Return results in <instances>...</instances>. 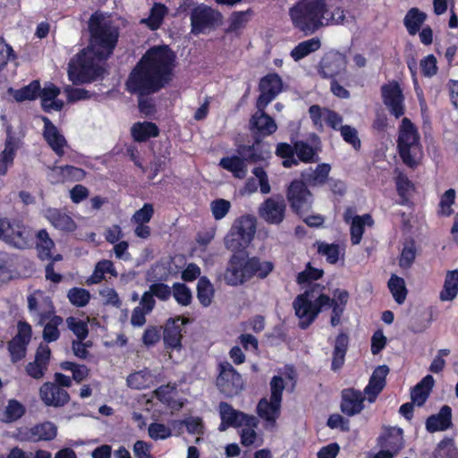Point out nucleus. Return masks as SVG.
Returning <instances> with one entry per match:
<instances>
[{
	"mask_svg": "<svg viewBox=\"0 0 458 458\" xmlns=\"http://www.w3.org/2000/svg\"><path fill=\"white\" fill-rule=\"evenodd\" d=\"M89 47L81 49L68 64V77L74 85L90 83L103 76L104 68L97 61H106L114 53L120 29L103 13H93L88 21Z\"/></svg>",
	"mask_w": 458,
	"mask_h": 458,
	"instance_id": "1",
	"label": "nucleus"
},
{
	"mask_svg": "<svg viewBox=\"0 0 458 458\" xmlns=\"http://www.w3.org/2000/svg\"><path fill=\"white\" fill-rule=\"evenodd\" d=\"M324 270L312 267L308 262L304 270L297 274L296 283L299 285L307 284L302 293L298 294L293 302L296 317L299 318L298 326L305 330L317 319L323 310L332 309L330 324L336 327L341 323V318L349 300L346 290L335 289L334 297L325 293L326 287L316 281L322 278Z\"/></svg>",
	"mask_w": 458,
	"mask_h": 458,
	"instance_id": "2",
	"label": "nucleus"
},
{
	"mask_svg": "<svg viewBox=\"0 0 458 458\" xmlns=\"http://www.w3.org/2000/svg\"><path fill=\"white\" fill-rule=\"evenodd\" d=\"M176 55L167 45L149 47L130 72L125 89L131 94L149 96L173 80Z\"/></svg>",
	"mask_w": 458,
	"mask_h": 458,
	"instance_id": "3",
	"label": "nucleus"
},
{
	"mask_svg": "<svg viewBox=\"0 0 458 458\" xmlns=\"http://www.w3.org/2000/svg\"><path fill=\"white\" fill-rule=\"evenodd\" d=\"M233 252L223 274V279L228 286L243 285L255 276L265 279L275 268L273 262L262 260L258 256L250 257L242 250Z\"/></svg>",
	"mask_w": 458,
	"mask_h": 458,
	"instance_id": "4",
	"label": "nucleus"
},
{
	"mask_svg": "<svg viewBox=\"0 0 458 458\" xmlns=\"http://www.w3.org/2000/svg\"><path fill=\"white\" fill-rule=\"evenodd\" d=\"M327 12L326 0H299L290 8L289 15L293 27L309 36L327 25Z\"/></svg>",
	"mask_w": 458,
	"mask_h": 458,
	"instance_id": "5",
	"label": "nucleus"
},
{
	"mask_svg": "<svg viewBox=\"0 0 458 458\" xmlns=\"http://www.w3.org/2000/svg\"><path fill=\"white\" fill-rule=\"evenodd\" d=\"M397 150L403 163L411 168L418 165L417 155L420 152V136L415 124L403 117L399 126Z\"/></svg>",
	"mask_w": 458,
	"mask_h": 458,
	"instance_id": "6",
	"label": "nucleus"
},
{
	"mask_svg": "<svg viewBox=\"0 0 458 458\" xmlns=\"http://www.w3.org/2000/svg\"><path fill=\"white\" fill-rule=\"evenodd\" d=\"M256 219L250 215L237 218L225 239V247L232 251L244 250L254 238Z\"/></svg>",
	"mask_w": 458,
	"mask_h": 458,
	"instance_id": "7",
	"label": "nucleus"
},
{
	"mask_svg": "<svg viewBox=\"0 0 458 458\" xmlns=\"http://www.w3.org/2000/svg\"><path fill=\"white\" fill-rule=\"evenodd\" d=\"M191 33L194 36L206 34L216 30L223 23V14L206 4H198L191 13Z\"/></svg>",
	"mask_w": 458,
	"mask_h": 458,
	"instance_id": "8",
	"label": "nucleus"
},
{
	"mask_svg": "<svg viewBox=\"0 0 458 458\" xmlns=\"http://www.w3.org/2000/svg\"><path fill=\"white\" fill-rule=\"evenodd\" d=\"M216 386L220 393L228 397L238 394L242 389V375L227 360L217 363Z\"/></svg>",
	"mask_w": 458,
	"mask_h": 458,
	"instance_id": "9",
	"label": "nucleus"
},
{
	"mask_svg": "<svg viewBox=\"0 0 458 458\" xmlns=\"http://www.w3.org/2000/svg\"><path fill=\"white\" fill-rule=\"evenodd\" d=\"M286 197L293 212L301 217L312 208L313 194L301 179L291 182L286 191Z\"/></svg>",
	"mask_w": 458,
	"mask_h": 458,
	"instance_id": "10",
	"label": "nucleus"
},
{
	"mask_svg": "<svg viewBox=\"0 0 458 458\" xmlns=\"http://www.w3.org/2000/svg\"><path fill=\"white\" fill-rule=\"evenodd\" d=\"M218 408L221 418V423L218 427L220 431H225L229 428H240L242 426L257 428L258 426V420L255 416L237 411L226 402H221Z\"/></svg>",
	"mask_w": 458,
	"mask_h": 458,
	"instance_id": "11",
	"label": "nucleus"
},
{
	"mask_svg": "<svg viewBox=\"0 0 458 458\" xmlns=\"http://www.w3.org/2000/svg\"><path fill=\"white\" fill-rule=\"evenodd\" d=\"M283 87V80L278 73L269 72L263 76L259 83L257 109L266 108L282 92Z\"/></svg>",
	"mask_w": 458,
	"mask_h": 458,
	"instance_id": "12",
	"label": "nucleus"
},
{
	"mask_svg": "<svg viewBox=\"0 0 458 458\" xmlns=\"http://www.w3.org/2000/svg\"><path fill=\"white\" fill-rule=\"evenodd\" d=\"M188 319L181 316L168 318L164 327L162 339L167 351H180L182 347V331Z\"/></svg>",
	"mask_w": 458,
	"mask_h": 458,
	"instance_id": "13",
	"label": "nucleus"
},
{
	"mask_svg": "<svg viewBox=\"0 0 458 458\" xmlns=\"http://www.w3.org/2000/svg\"><path fill=\"white\" fill-rule=\"evenodd\" d=\"M381 95L383 103L392 115L398 119L404 114V96L400 84L396 81L383 84L381 86Z\"/></svg>",
	"mask_w": 458,
	"mask_h": 458,
	"instance_id": "14",
	"label": "nucleus"
},
{
	"mask_svg": "<svg viewBox=\"0 0 458 458\" xmlns=\"http://www.w3.org/2000/svg\"><path fill=\"white\" fill-rule=\"evenodd\" d=\"M44 302L48 309L39 312L38 322L43 324L46 320H48L43 329V339L47 343H52L60 337L58 327L63 323V318L55 314V307L49 297L45 298Z\"/></svg>",
	"mask_w": 458,
	"mask_h": 458,
	"instance_id": "15",
	"label": "nucleus"
},
{
	"mask_svg": "<svg viewBox=\"0 0 458 458\" xmlns=\"http://www.w3.org/2000/svg\"><path fill=\"white\" fill-rule=\"evenodd\" d=\"M39 397L46 406L55 408L64 407L71 399L65 389L49 381L43 383L39 387Z\"/></svg>",
	"mask_w": 458,
	"mask_h": 458,
	"instance_id": "16",
	"label": "nucleus"
},
{
	"mask_svg": "<svg viewBox=\"0 0 458 458\" xmlns=\"http://www.w3.org/2000/svg\"><path fill=\"white\" fill-rule=\"evenodd\" d=\"M237 152L240 156L245 157V159L250 164H257L266 161L271 156L268 144L263 142L259 137H254V140L251 145H239Z\"/></svg>",
	"mask_w": 458,
	"mask_h": 458,
	"instance_id": "17",
	"label": "nucleus"
},
{
	"mask_svg": "<svg viewBox=\"0 0 458 458\" xmlns=\"http://www.w3.org/2000/svg\"><path fill=\"white\" fill-rule=\"evenodd\" d=\"M311 144L305 140H295L296 159L304 164L317 163L319 161L318 153L321 151V140L316 134L310 135Z\"/></svg>",
	"mask_w": 458,
	"mask_h": 458,
	"instance_id": "18",
	"label": "nucleus"
},
{
	"mask_svg": "<svg viewBox=\"0 0 458 458\" xmlns=\"http://www.w3.org/2000/svg\"><path fill=\"white\" fill-rule=\"evenodd\" d=\"M51 350L47 344H40L37 348L33 361L25 366V371L28 376L34 379L42 378L49 365Z\"/></svg>",
	"mask_w": 458,
	"mask_h": 458,
	"instance_id": "19",
	"label": "nucleus"
},
{
	"mask_svg": "<svg viewBox=\"0 0 458 458\" xmlns=\"http://www.w3.org/2000/svg\"><path fill=\"white\" fill-rule=\"evenodd\" d=\"M346 58L344 55L335 52L326 55L319 65L318 73L324 79H335V77L346 71Z\"/></svg>",
	"mask_w": 458,
	"mask_h": 458,
	"instance_id": "20",
	"label": "nucleus"
},
{
	"mask_svg": "<svg viewBox=\"0 0 458 458\" xmlns=\"http://www.w3.org/2000/svg\"><path fill=\"white\" fill-rule=\"evenodd\" d=\"M364 393L355 388H345L341 393V411L349 416H354L364 409Z\"/></svg>",
	"mask_w": 458,
	"mask_h": 458,
	"instance_id": "21",
	"label": "nucleus"
},
{
	"mask_svg": "<svg viewBox=\"0 0 458 458\" xmlns=\"http://www.w3.org/2000/svg\"><path fill=\"white\" fill-rule=\"evenodd\" d=\"M285 209L283 199L267 198L259 208V216L268 224L279 225L284 219Z\"/></svg>",
	"mask_w": 458,
	"mask_h": 458,
	"instance_id": "22",
	"label": "nucleus"
},
{
	"mask_svg": "<svg viewBox=\"0 0 458 458\" xmlns=\"http://www.w3.org/2000/svg\"><path fill=\"white\" fill-rule=\"evenodd\" d=\"M388 373L389 368L386 365L377 366L372 372L369 383L363 390L369 403H375L379 394L384 390Z\"/></svg>",
	"mask_w": 458,
	"mask_h": 458,
	"instance_id": "23",
	"label": "nucleus"
},
{
	"mask_svg": "<svg viewBox=\"0 0 458 458\" xmlns=\"http://www.w3.org/2000/svg\"><path fill=\"white\" fill-rule=\"evenodd\" d=\"M44 123L43 138L52 150L59 157L64 154L67 141L58 128L47 116H42Z\"/></svg>",
	"mask_w": 458,
	"mask_h": 458,
	"instance_id": "24",
	"label": "nucleus"
},
{
	"mask_svg": "<svg viewBox=\"0 0 458 458\" xmlns=\"http://www.w3.org/2000/svg\"><path fill=\"white\" fill-rule=\"evenodd\" d=\"M4 242L20 250L27 249L31 242L30 232L22 224L12 223L9 220Z\"/></svg>",
	"mask_w": 458,
	"mask_h": 458,
	"instance_id": "25",
	"label": "nucleus"
},
{
	"mask_svg": "<svg viewBox=\"0 0 458 458\" xmlns=\"http://www.w3.org/2000/svg\"><path fill=\"white\" fill-rule=\"evenodd\" d=\"M265 109L266 108L258 109L250 117V129L256 131L258 134L255 137H267L272 135L277 130L275 120L265 112Z\"/></svg>",
	"mask_w": 458,
	"mask_h": 458,
	"instance_id": "26",
	"label": "nucleus"
},
{
	"mask_svg": "<svg viewBox=\"0 0 458 458\" xmlns=\"http://www.w3.org/2000/svg\"><path fill=\"white\" fill-rule=\"evenodd\" d=\"M403 431L400 428H388L377 437V445L395 455L403 447Z\"/></svg>",
	"mask_w": 458,
	"mask_h": 458,
	"instance_id": "27",
	"label": "nucleus"
},
{
	"mask_svg": "<svg viewBox=\"0 0 458 458\" xmlns=\"http://www.w3.org/2000/svg\"><path fill=\"white\" fill-rule=\"evenodd\" d=\"M426 429L429 433L445 431L452 427V409L443 405L438 413L428 416L426 420Z\"/></svg>",
	"mask_w": 458,
	"mask_h": 458,
	"instance_id": "28",
	"label": "nucleus"
},
{
	"mask_svg": "<svg viewBox=\"0 0 458 458\" xmlns=\"http://www.w3.org/2000/svg\"><path fill=\"white\" fill-rule=\"evenodd\" d=\"M57 435V427L51 421L38 423L30 428L26 432V437L30 441H51Z\"/></svg>",
	"mask_w": 458,
	"mask_h": 458,
	"instance_id": "29",
	"label": "nucleus"
},
{
	"mask_svg": "<svg viewBox=\"0 0 458 458\" xmlns=\"http://www.w3.org/2000/svg\"><path fill=\"white\" fill-rule=\"evenodd\" d=\"M46 217L55 228L60 231L70 233L77 228L75 221L61 209L48 208Z\"/></svg>",
	"mask_w": 458,
	"mask_h": 458,
	"instance_id": "30",
	"label": "nucleus"
},
{
	"mask_svg": "<svg viewBox=\"0 0 458 458\" xmlns=\"http://www.w3.org/2000/svg\"><path fill=\"white\" fill-rule=\"evenodd\" d=\"M160 130L153 122H137L131 127V135L135 142H146L159 135Z\"/></svg>",
	"mask_w": 458,
	"mask_h": 458,
	"instance_id": "31",
	"label": "nucleus"
},
{
	"mask_svg": "<svg viewBox=\"0 0 458 458\" xmlns=\"http://www.w3.org/2000/svg\"><path fill=\"white\" fill-rule=\"evenodd\" d=\"M247 163L245 157L233 155L222 157L219 165L232 173L234 178L243 179L247 175Z\"/></svg>",
	"mask_w": 458,
	"mask_h": 458,
	"instance_id": "32",
	"label": "nucleus"
},
{
	"mask_svg": "<svg viewBox=\"0 0 458 458\" xmlns=\"http://www.w3.org/2000/svg\"><path fill=\"white\" fill-rule=\"evenodd\" d=\"M281 403L261 398L257 404V413L267 423L274 426L280 416Z\"/></svg>",
	"mask_w": 458,
	"mask_h": 458,
	"instance_id": "33",
	"label": "nucleus"
},
{
	"mask_svg": "<svg viewBox=\"0 0 458 458\" xmlns=\"http://www.w3.org/2000/svg\"><path fill=\"white\" fill-rule=\"evenodd\" d=\"M330 171L331 165L329 164L321 163L311 172H302L301 180L306 182L308 186H322L328 181Z\"/></svg>",
	"mask_w": 458,
	"mask_h": 458,
	"instance_id": "34",
	"label": "nucleus"
},
{
	"mask_svg": "<svg viewBox=\"0 0 458 458\" xmlns=\"http://www.w3.org/2000/svg\"><path fill=\"white\" fill-rule=\"evenodd\" d=\"M7 93L12 96L17 103L35 100L40 94V81L38 80H33L28 85L18 89L10 87L7 89Z\"/></svg>",
	"mask_w": 458,
	"mask_h": 458,
	"instance_id": "35",
	"label": "nucleus"
},
{
	"mask_svg": "<svg viewBox=\"0 0 458 458\" xmlns=\"http://www.w3.org/2000/svg\"><path fill=\"white\" fill-rule=\"evenodd\" d=\"M374 220L370 214L355 216L350 227L351 242L352 245L360 244L365 232V226H373Z\"/></svg>",
	"mask_w": 458,
	"mask_h": 458,
	"instance_id": "36",
	"label": "nucleus"
},
{
	"mask_svg": "<svg viewBox=\"0 0 458 458\" xmlns=\"http://www.w3.org/2000/svg\"><path fill=\"white\" fill-rule=\"evenodd\" d=\"M434 383V377L427 375L412 388L411 397L416 405L422 406L427 402Z\"/></svg>",
	"mask_w": 458,
	"mask_h": 458,
	"instance_id": "37",
	"label": "nucleus"
},
{
	"mask_svg": "<svg viewBox=\"0 0 458 458\" xmlns=\"http://www.w3.org/2000/svg\"><path fill=\"white\" fill-rule=\"evenodd\" d=\"M349 345V336L346 333L341 332L335 338L331 368L336 370L343 367Z\"/></svg>",
	"mask_w": 458,
	"mask_h": 458,
	"instance_id": "38",
	"label": "nucleus"
},
{
	"mask_svg": "<svg viewBox=\"0 0 458 458\" xmlns=\"http://www.w3.org/2000/svg\"><path fill=\"white\" fill-rule=\"evenodd\" d=\"M292 144L280 142L276 145V155L283 159L282 165L285 168H291L299 165L296 159L295 141L291 139Z\"/></svg>",
	"mask_w": 458,
	"mask_h": 458,
	"instance_id": "39",
	"label": "nucleus"
},
{
	"mask_svg": "<svg viewBox=\"0 0 458 458\" xmlns=\"http://www.w3.org/2000/svg\"><path fill=\"white\" fill-rule=\"evenodd\" d=\"M215 297V288L210 280L203 276L199 278L197 284V298L201 306L209 307Z\"/></svg>",
	"mask_w": 458,
	"mask_h": 458,
	"instance_id": "40",
	"label": "nucleus"
},
{
	"mask_svg": "<svg viewBox=\"0 0 458 458\" xmlns=\"http://www.w3.org/2000/svg\"><path fill=\"white\" fill-rule=\"evenodd\" d=\"M321 47V41L318 38L315 37L304 41L300 42L294 48L292 49L290 55L292 58L298 62L311 53L316 52Z\"/></svg>",
	"mask_w": 458,
	"mask_h": 458,
	"instance_id": "41",
	"label": "nucleus"
},
{
	"mask_svg": "<svg viewBox=\"0 0 458 458\" xmlns=\"http://www.w3.org/2000/svg\"><path fill=\"white\" fill-rule=\"evenodd\" d=\"M168 13V8L161 3H156L151 7L149 15L148 18L142 19L141 23H144L151 30H158Z\"/></svg>",
	"mask_w": 458,
	"mask_h": 458,
	"instance_id": "42",
	"label": "nucleus"
},
{
	"mask_svg": "<svg viewBox=\"0 0 458 458\" xmlns=\"http://www.w3.org/2000/svg\"><path fill=\"white\" fill-rule=\"evenodd\" d=\"M458 294V269L448 271L439 298L443 301H453Z\"/></svg>",
	"mask_w": 458,
	"mask_h": 458,
	"instance_id": "43",
	"label": "nucleus"
},
{
	"mask_svg": "<svg viewBox=\"0 0 458 458\" xmlns=\"http://www.w3.org/2000/svg\"><path fill=\"white\" fill-rule=\"evenodd\" d=\"M426 13L419 8H411L403 19V23L408 33L412 36L416 35L420 31L421 25L426 21Z\"/></svg>",
	"mask_w": 458,
	"mask_h": 458,
	"instance_id": "44",
	"label": "nucleus"
},
{
	"mask_svg": "<svg viewBox=\"0 0 458 458\" xmlns=\"http://www.w3.org/2000/svg\"><path fill=\"white\" fill-rule=\"evenodd\" d=\"M36 249L38 256L41 260H48L52 258V250L55 247L53 240L46 229H41L37 233Z\"/></svg>",
	"mask_w": 458,
	"mask_h": 458,
	"instance_id": "45",
	"label": "nucleus"
},
{
	"mask_svg": "<svg viewBox=\"0 0 458 458\" xmlns=\"http://www.w3.org/2000/svg\"><path fill=\"white\" fill-rule=\"evenodd\" d=\"M153 376L149 369H144L139 371L131 373L127 377V385L133 389H146L150 387L153 383Z\"/></svg>",
	"mask_w": 458,
	"mask_h": 458,
	"instance_id": "46",
	"label": "nucleus"
},
{
	"mask_svg": "<svg viewBox=\"0 0 458 458\" xmlns=\"http://www.w3.org/2000/svg\"><path fill=\"white\" fill-rule=\"evenodd\" d=\"M388 288L394 301L398 304H403L407 296V289L405 286L404 279L396 275H392L388 281Z\"/></svg>",
	"mask_w": 458,
	"mask_h": 458,
	"instance_id": "47",
	"label": "nucleus"
},
{
	"mask_svg": "<svg viewBox=\"0 0 458 458\" xmlns=\"http://www.w3.org/2000/svg\"><path fill=\"white\" fill-rule=\"evenodd\" d=\"M412 182L406 176H398L396 179V191L400 199L397 203L401 206H407L410 203L411 191L413 190Z\"/></svg>",
	"mask_w": 458,
	"mask_h": 458,
	"instance_id": "48",
	"label": "nucleus"
},
{
	"mask_svg": "<svg viewBox=\"0 0 458 458\" xmlns=\"http://www.w3.org/2000/svg\"><path fill=\"white\" fill-rule=\"evenodd\" d=\"M26 412L25 406L16 399H11L4 411L3 420L5 422H14L20 420Z\"/></svg>",
	"mask_w": 458,
	"mask_h": 458,
	"instance_id": "49",
	"label": "nucleus"
},
{
	"mask_svg": "<svg viewBox=\"0 0 458 458\" xmlns=\"http://www.w3.org/2000/svg\"><path fill=\"white\" fill-rule=\"evenodd\" d=\"M60 368L63 370L71 371L72 379L76 383H81L85 380L89 375V369L84 364H78L72 361L65 360L60 363Z\"/></svg>",
	"mask_w": 458,
	"mask_h": 458,
	"instance_id": "50",
	"label": "nucleus"
},
{
	"mask_svg": "<svg viewBox=\"0 0 458 458\" xmlns=\"http://www.w3.org/2000/svg\"><path fill=\"white\" fill-rule=\"evenodd\" d=\"M317 250L319 255L325 256L329 264H335L339 260L340 249L336 243L316 242Z\"/></svg>",
	"mask_w": 458,
	"mask_h": 458,
	"instance_id": "51",
	"label": "nucleus"
},
{
	"mask_svg": "<svg viewBox=\"0 0 458 458\" xmlns=\"http://www.w3.org/2000/svg\"><path fill=\"white\" fill-rule=\"evenodd\" d=\"M416 259L415 241L410 239L405 242L399 258V266L403 269L410 268Z\"/></svg>",
	"mask_w": 458,
	"mask_h": 458,
	"instance_id": "52",
	"label": "nucleus"
},
{
	"mask_svg": "<svg viewBox=\"0 0 458 458\" xmlns=\"http://www.w3.org/2000/svg\"><path fill=\"white\" fill-rule=\"evenodd\" d=\"M435 458H458V449L452 438L445 437L441 440L434 453Z\"/></svg>",
	"mask_w": 458,
	"mask_h": 458,
	"instance_id": "53",
	"label": "nucleus"
},
{
	"mask_svg": "<svg viewBox=\"0 0 458 458\" xmlns=\"http://www.w3.org/2000/svg\"><path fill=\"white\" fill-rule=\"evenodd\" d=\"M172 295L181 306H188L192 301L191 289L183 283L176 282L172 286Z\"/></svg>",
	"mask_w": 458,
	"mask_h": 458,
	"instance_id": "54",
	"label": "nucleus"
},
{
	"mask_svg": "<svg viewBox=\"0 0 458 458\" xmlns=\"http://www.w3.org/2000/svg\"><path fill=\"white\" fill-rule=\"evenodd\" d=\"M69 301L75 307H85L90 300V293L88 290L81 287H72L67 293Z\"/></svg>",
	"mask_w": 458,
	"mask_h": 458,
	"instance_id": "55",
	"label": "nucleus"
},
{
	"mask_svg": "<svg viewBox=\"0 0 458 458\" xmlns=\"http://www.w3.org/2000/svg\"><path fill=\"white\" fill-rule=\"evenodd\" d=\"M68 328L76 335L78 340L84 341L89 335L88 323L75 317L66 318Z\"/></svg>",
	"mask_w": 458,
	"mask_h": 458,
	"instance_id": "56",
	"label": "nucleus"
},
{
	"mask_svg": "<svg viewBox=\"0 0 458 458\" xmlns=\"http://www.w3.org/2000/svg\"><path fill=\"white\" fill-rule=\"evenodd\" d=\"M455 196L456 193L454 189H449L442 194L437 211L439 216H450L453 214L452 206L454 204Z\"/></svg>",
	"mask_w": 458,
	"mask_h": 458,
	"instance_id": "57",
	"label": "nucleus"
},
{
	"mask_svg": "<svg viewBox=\"0 0 458 458\" xmlns=\"http://www.w3.org/2000/svg\"><path fill=\"white\" fill-rule=\"evenodd\" d=\"M28 344H25L23 341H19L13 337L8 342L7 349L12 362H18L25 357Z\"/></svg>",
	"mask_w": 458,
	"mask_h": 458,
	"instance_id": "58",
	"label": "nucleus"
},
{
	"mask_svg": "<svg viewBox=\"0 0 458 458\" xmlns=\"http://www.w3.org/2000/svg\"><path fill=\"white\" fill-rule=\"evenodd\" d=\"M339 131L343 140L350 144L355 150L359 151L361 148V142L358 136V131L351 125H341Z\"/></svg>",
	"mask_w": 458,
	"mask_h": 458,
	"instance_id": "59",
	"label": "nucleus"
},
{
	"mask_svg": "<svg viewBox=\"0 0 458 458\" xmlns=\"http://www.w3.org/2000/svg\"><path fill=\"white\" fill-rule=\"evenodd\" d=\"M420 67L422 76L431 78L438 72L437 60L433 54L428 55L420 62Z\"/></svg>",
	"mask_w": 458,
	"mask_h": 458,
	"instance_id": "60",
	"label": "nucleus"
},
{
	"mask_svg": "<svg viewBox=\"0 0 458 458\" xmlns=\"http://www.w3.org/2000/svg\"><path fill=\"white\" fill-rule=\"evenodd\" d=\"M252 13L250 9L242 12H233L230 16L229 31H236L243 28L249 21L250 15Z\"/></svg>",
	"mask_w": 458,
	"mask_h": 458,
	"instance_id": "61",
	"label": "nucleus"
},
{
	"mask_svg": "<svg viewBox=\"0 0 458 458\" xmlns=\"http://www.w3.org/2000/svg\"><path fill=\"white\" fill-rule=\"evenodd\" d=\"M176 390V386L167 384L158 386L154 391L155 397L165 405H171L173 402V394Z\"/></svg>",
	"mask_w": 458,
	"mask_h": 458,
	"instance_id": "62",
	"label": "nucleus"
},
{
	"mask_svg": "<svg viewBox=\"0 0 458 458\" xmlns=\"http://www.w3.org/2000/svg\"><path fill=\"white\" fill-rule=\"evenodd\" d=\"M210 208L214 218L221 220L230 211L231 203L225 199H216L210 203Z\"/></svg>",
	"mask_w": 458,
	"mask_h": 458,
	"instance_id": "63",
	"label": "nucleus"
},
{
	"mask_svg": "<svg viewBox=\"0 0 458 458\" xmlns=\"http://www.w3.org/2000/svg\"><path fill=\"white\" fill-rule=\"evenodd\" d=\"M270 399L282 403L283 393L285 388L284 381L281 376H274L269 383Z\"/></svg>",
	"mask_w": 458,
	"mask_h": 458,
	"instance_id": "64",
	"label": "nucleus"
}]
</instances>
